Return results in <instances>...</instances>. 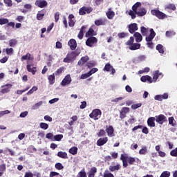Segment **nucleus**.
<instances>
[{"instance_id":"obj_1","label":"nucleus","mask_w":177,"mask_h":177,"mask_svg":"<svg viewBox=\"0 0 177 177\" xmlns=\"http://www.w3.org/2000/svg\"><path fill=\"white\" fill-rule=\"evenodd\" d=\"M120 160L122 162L123 168H127L128 167V164L129 165H133L136 162V159L133 157H129L127 154H121Z\"/></svg>"},{"instance_id":"obj_2","label":"nucleus","mask_w":177,"mask_h":177,"mask_svg":"<svg viewBox=\"0 0 177 177\" xmlns=\"http://www.w3.org/2000/svg\"><path fill=\"white\" fill-rule=\"evenodd\" d=\"M147 13V10L145 8H139L136 12H133L131 10L129 11V15L131 16V19L133 20L136 19V15L138 17H143V16H146Z\"/></svg>"},{"instance_id":"obj_3","label":"nucleus","mask_w":177,"mask_h":177,"mask_svg":"<svg viewBox=\"0 0 177 177\" xmlns=\"http://www.w3.org/2000/svg\"><path fill=\"white\" fill-rule=\"evenodd\" d=\"M78 55H80V53H77V51H72L70 53H68L66 57L63 59L64 63H71L74 62V59Z\"/></svg>"},{"instance_id":"obj_4","label":"nucleus","mask_w":177,"mask_h":177,"mask_svg":"<svg viewBox=\"0 0 177 177\" xmlns=\"http://www.w3.org/2000/svg\"><path fill=\"white\" fill-rule=\"evenodd\" d=\"M151 14L153 16H156L158 19L160 20H164V19H166L167 15H165L164 12L160 11L159 10H151Z\"/></svg>"},{"instance_id":"obj_5","label":"nucleus","mask_w":177,"mask_h":177,"mask_svg":"<svg viewBox=\"0 0 177 177\" xmlns=\"http://www.w3.org/2000/svg\"><path fill=\"white\" fill-rule=\"evenodd\" d=\"M97 44V38H96L95 37H88L86 41V45L89 48H93V46H95Z\"/></svg>"},{"instance_id":"obj_6","label":"nucleus","mask_w":177,"mask_h":177,"mask_svg":"<svg viewBox=\"0 0 177 177\" xmlns=\"http://www.w3.org/2000/svg\"><path fill=\"white\" fill-rule=\"evenodd\" d=\"M102 115V111L99 109H95L92 111L90 113V118H93L94 120H99Z\"/></svg>"},{"instance_id":"obj_7","label":"nucleus","mask_w":177,"mask_h":177,"mask_svg":"<svg viewBox=\"0 0 177 177\" xmlns=\"http://www.w3.org/2000/svg\"><path fill=\"white\" fill-rule=\"evenodd\" d=\"M93 10V8H92V7L83 6L80 8L79 10V15L80 16H85L86 13L89 15V13H91Z\"/></svg>"},{"instance_id":"obj_8","label":"nucleus","mask_w":177,"mask_h":177,"mask_svg":"<svg viewBox=\"0 0 177 177\" xmlns=\"http://www.w3.org/2000/svg\"><path fill=\"white\" fill-rule=\"evenodd\" d=\"M155 120L158 124H160V125H162L164 122H167V121H168V120H167V117L163 114L155 116Z\"/></svg>"},{"instance_id":"obj_9","label":"nucleus","mask_w":177,"mask_h":177,"mask_svg":"<svg viewBox=\"0 0 177 177\" xmlns=\"http://www.w3.org/2000/svg\"><path fill=\"white\" fill-rule=\"evenodd\" d=\"M12 84H6V85L1 86V89L0 90L1 93H9L10 92V89H12Z\"/></svg>"},{"instance_id":"obj_10","label":"nucleus","mask_w":177,"mask_h":177,"mask_svg":"<svg viewBox=\"0 0 177 177\" xmlns=\"http://www.w3.org/2000/svg\"><path fill=\"white\" fill-rule=\"evenodd\" d=\"M128 30L130 34H135L136 31H138L139 30V28L138 27V24L136 23H133L130 24L128 26Z\"/></svg>"},{"instance_id":"obj_11","label":"nucleus","mask_w":177,"mask_h":177,"mask_svg":"<svg viewBox=\"0 0 177 177\" xmlns=\"http://www.w3.org/2000/svg\"><path fill=\"white\" fill-rule=\"evenodd\" d=\"M142 129V133H145V135H148L149 129L147 127H143L142 125H138V126L134 127L132 129V132H135V131H138V129Z\"/></svg>"},{"instance_id":"obj_12","label":"nucleus","mask_w":177,"mask_h":177,"mask_svg":"<svg viewBox=\"0 0 177 177\" xmlns=\"http://www.w3.org/2000/svg\"><path fill=\"white\" fill-rule=\"evenodd\" d=\"M71 76L70 75H66L65 77L62 80L61 82L62 86H66V85H70L71 84Z\"/></svg>"},{"instance_id":"obj_13","label":"nucleus","mask_w":177,"mask_h":177,"mask_svg":"<svg viewBox=\"0 0 177 177\" xmlns=\"http://www.w3.org/2000/svg\"><path fill=\"white\" fill-rule=\"evenodd\" d=\"M111 71V74L112 75H114V74H115V69L113 67V66H111V64H110V63H107L104 68H103V71Z\"/></svg>"},{"instance_id":"obj_14","label":"nucleus","mask_w":177,"mask_h":177,"mask_svg":"<svg viewBox=\"0 0 177 177\" xmlns=\"http://www.w3.org/2000/svg\"><path fill=\"white\" fill-rule=\"evenodd\" d=\"M68 45L71 50H75V49H77V41L74 39H71L68 42Z\"/></svg>"},{"instance_id":"obj_15","label":"nucleus","mask_w":177,"mask_h":177,"mask_svg":"<svg viewBox=\"0 0 177 177\" xmlns=\"http://www.w3.org/2000/svg\"><path fill=\"white\" fill-rule=\"evenodd\" d=\"M35 5L38 8H46V6H48V2L45 0H36Z\"/></svg>"},{"instance_id":"obj_16","label":"nucleus","mask_w":177,"mask_h":177,"mask_svg":"<svg viewBox=\"0 0 177 177\" xmlns=\"http://www.w3.org/2000/svg\"><path fill=\"white\" fill-rule=\"evenodd\" d=\"M154 37H156V32L153 28L150 29V34L149 36L146 37L145 40L147 42H151L153 39H154Z\"/></svg>"},{"instance_id":"obj_17","label":"nucleus","mask_w":177,"mask_h":177,"mask_svg":"<svg viewBox=\"0 0 177 177\" xmlns=\"http://www.w3.org/2000/svg\"><path fill=\"white\" fill-rule=\"evenodd\" d=\"M106 132L110 138L114 136V127L113 126H106Z\"/></svg>"},{"instance_id":"obj_18","label":"nucleus","mask_w":177,"mask_h":177,"mask_svg":"<svg viewBox=\"0 0 177 177\" xmlns=\"http://www.w3.org/2000/svg\"><path fill=\"white\" fill-rule=\"evenodd\" d=\"M168 98V93H165L163 95H156L154 97L155 100H158V102H162V100H164L165 99Z\"/></svg>"},{"instance_id":"obj_19","label":"nucleus","mask_w":177,"mask_h":177,"mask_svg":"<svg viewBox=\"0 0 177 177\" xmlns=\"http://www.w3.org/2000/svg\"><path fill=\"white\" fill-rule=\"evenodd\" d=\"M107 142H109V138H107V137L100 138L97 141V146H103V145H106V143H107Z\"/></svg>"},{"instance_id":"obj_20","label":"nucleus","mask_w":177,"mask_h":177,"mask_svg":"<svg viewBox=\"0 0 177 177\" xmlns=\"http://www.w3.org/2000/svg\"><path fill=\"white\" fill-rule=\"evenodd\" d=\"M97 33L95 32V30H93L92 28H90L86 32L85 37L86 38L91 37H95V35H97Z\"/></svg>"},{"instance_id":"obj_21","label":"nucleus","mask_w":177,"mask_h":177,"mask_svg":"<svg viewBox=\"0 0 177 177\" xmlns=\"http://www.w3.org/2000/svg\"><path fill=\"white\" fill-rule=\"evenodd\" d=\"M154 121H156V118H149L147 120L148 127H150L151 128H154V127H156V122Z\"/></svg>"},{"instance_id":"obj_22","label":"nucleus","mask_w":177,"mask_h":177,"mask_svg":"<svg viewBox=\"0 0 177 177\" xmlns=\"http://www.w3.org/2000/svg\"><path fill=\"white\" fill-rule=\"evenodd\" d=\"M26 68L28 73H32V75H35L37 73V67H33L32 65L28 64Z\"/></svg>"},{"instance_id":"obj_23","label":"nucleus","mask_w":177,"mask_h":177,"mask_svg":"<svg viewBox=\"0 0 177 177\" xmlns=\"http://www.w3.org/2000/svg\"><path fill=\"white\" fill-rule=\"evenodd\" d=\"M89 60V57L88 55H86L84 57H82L80 60L78 61L77 64L78 66H84L86 62Z\"/></svg>"},{"instance_id":"obj_24","label":"nucleus","mask_w":177,"mask_h":177,"mask_svg":"<svg viewBox=\"0 0 177 177\" xmlns=\"http://www.w3.org/2000/svg\"><path fill=\"white\" fill-rule=\"evenodd\" d=\"M106 23H107V19H100L95 21V26H106Z\"/></svg>"},{"instance_id":"obj_25","label":"nucleus","mask_w":177,"mask_h":177,"mask_svg":"<svg viewBox=\"0 0 177 177\" xmlns=\"http://www.w3.org/2000/svg\"><path fill=\"white\" fill-rule=\"evenodd\" d=\"M106 17L109 20H113L114 16H115V12L111 10V8H109L108 12L106 13Z\"/></svg>"},{"instance_id":"obj_26","label":"nucleus","mask_w":177,"mask_h":177,"mask_svg":"<svg viewBox=\"0 0 177 177\" xmlns=\"http://www.w3.org/2000/svg\"><path fill=\"white\" fill-rule=\"evenodd\" d=\"M133 37L136 39V42H142V41L143 39V37L139 32H136L133 34Z\"/></svg>"},{"instance_id":"obj_27","label":"nucleus","mask_w":177,"mask_h":177,"mask_svg":"<svg viewBox=\"0 0 177 177\" xmlns=\"http://www.w3.org/2000/svg\"><path fill=\"white\" fill-rule=\"evenodd\" d=\"M97 172V169L95 167L91 168L90 171L88 173V177H95V175Z\"/></svg>"},{"instance_id":"obj_28","label":"nucleus","mask_w":177,"mask_h":177,"mask_svg":"<svg viewBox=\"0 0 177 177\" xmlns=\"http://www.w3.org/2000/svg\"><path fill=\"white\" fill-rule=\"evenodd\" d=\"M86 30V26H83L81 27L80 30L77 35L79 39H82L84 38V32Z\"/></svg>"},{"instance_id":"obj_29","label":"nucleus","mask_w":177,"mask_h":177,"mask_svg":"<svg viewBox=\"0 0 177 177\" xmlns=\"http://www.w3.org/2000/svg\"><path fill=\"white\" fill-rule=\"evenodd\" d=\"M140 44L139 43H133L129 47V49L130 50H138V49H140Z\"/></svg>"},{"instance_id":"obj_30","label":"nucleus","mask_w":177,"mask_h":177,"mask_svg":"<svg viewBox=\"0 0 177 177\" xmlns=\"http://www.w3.org/2000/svg\"><path fill=\"white\" fill-rule=\"evenodd\" d=\"M109 169L111 172H115V171H120V169H121V165L120 164H117L115 166H109Z\"/></svg>"},{"instance_id":"obj_31","label":"nucleus","mask_w":177,"mask_h":177,"mask_svg":"<svg viewBox=\"0 0 177 177\" xmlns=\"http://www.w3.org/2000/svg\"><path fill=\"white\" fill-rule=\"evenodd\" d=\"M68 19H69V21H68L69 27H74V26L75 25V22L74 21V20H73V19H74V15L70 14L68 16Z\"/></svg>"},{"instance_id":"obj_32","label":"nucleus","mask_w":177,"mask_h":177,"mask_svg":"<svg viewBox=\"0 0 177 177\" xmlns=\"http://www.w3.org/2000/svg\"><path fill=\"white\" fill-rule=\"evenodd\" d=\"M48 80L50 85H53V84H55V80H56L55 73H53V75H50L48 77Z\"/></svg>"},{"instance_id":"obj_33","label":"nucleus","mask_w":177,"mask_h":177,"mask_svg":"<svg viewBox=\"0 0 177 177\" xmlns=\"http://www.w3.org/2000/svg\"><path fill=\"white\" fill-rule=\"evenodd\" d=\"M140 31H141L142 35H143L145 37V36L147 35V34H149V28H146L145 26H141Z\"/></svg>"},{"instance_id":"obj_34","label":"nucleus","mask_w":177,"mask_h":177,"mask_svg":"<svg viewBox=\"0 0 177 177\" xmlns=\"http://www.w3.org/2000/svg\"><path fill=\"white\" fill-rule=\"evenodd\" d=\"M140 6H142V3H140V2L136 3L132 6V12H133V13H136V11L138 10V8H140Z\"/></svg>"},{"instance_id":"obj_35","label":"nucleus","mask_w":177,"mask_h":177,"mask_svg":"<svg viewBox=\"0 0 177 177\" xmlns=\"http://www.w3.org/2000/svg\"><path fill=\"white\" fill-rule=\"evenodd\" d=\"M57 156L59 157V158H64V160L68 158V156H67L66 152L59 151L57 153Z\"/></svg>"},{"instance_id":"obj_36","label":"nucleus","mask_w":177,"mask_h":177,"mask_svg":"<svg viewBox=\"0 0 177 177\" xmlns=\"http://www.w3.org/2000/svg\"><path fill=\"white\" fill-rule=\"evenodd\" d=\"M161 75L159 71H156L153 75V82H157V80H158V77Z\"/></svg>"},{"instance_id":"obj_37","label":"nucleus","mask_w":177,"mask_h":177,"mask_svg":"<svg viewBox=\"0 0 177 177\" xmlns=\"http://www.w3.org/2000/svg\"><path fill=\"white\" fill-rule=\"evenodd\" d=\"M69 153L73 154V156H75L78 153V148L77 147H73L69 149Z\"/></svg>"},{"instance_id":"obj_38","label":"nucleus","mask_w":177,"mask_h":177,"mask_svg":"<svg viewBox=\"0 0 177 177\" xmlns=\"http://www.w3.org/2000/svg\"><path fill=\"white\" fill-rule=\"evenodd\" d=\"M133 42H135V38L133 37H131L125 43V45L129 48V46H131Z\"/></svg>"},{"instance_id":"obj_39","label":"nucleus","mask_w":177,"mask_h":177,"mask_svg":"<svg viewBox=\"0 0 177 177\" xmlns=\"http://www.w3.org/2000/svg\"><path fill=\"white\" fill-rule=\"evenodd\" d=\"M31 58V54L30 53H27L26 55H23L21 58V62H24V60H30Z\"/></svg>"},{"instance_id":"obj_40","label":"nucleus","mask_w":177,"mask_h":177,"mask_svg":"<svg viewBox=\"0 0 177 177\" xmlns=\"http://www.w3.org/2000/svg\"><path fill=\"white\" fill-rule=\"evenodd\" d=\"M156 50H158L159 53L164 54V46L162 44H158L156 46Z\"/></svg>"},{"instance_id":"obj_41","label":"nucleus","mask_w":177,"mask_h":177,"mask_svg":"<svg viewBox=\"0 0 177 177\" xmlns=\"http://www.w3.org/2000/svg\"><path fill=\"white\" fill-rule=\"evenodd\" d=\"M3 2L8 8H12V6H13V2L12 0H3Z\"/></svg>"},{"instance_id":"obj_42","label":"nucleus","mask_w":177,"mask_h":177,"mask_svg":"<svg viewBox=\"0 0 177 177\" xmlns=\"http://www.w3.org/2000/svg\"><path fill=\"white\" fill-rule=\"evenodd\" d=\"M128 35H129V34L124 32H119L118 34V37L120 39L125 38V37H128Z\"/></svg>"},{"instance_id":"obj_43","label":"nucleus","mask_w":177,"mask_h":177,"mask_svg":"<svg viewBox=\"0 0 177 177\" xmlns=\"http://www.w3.org/2000/svg\"><path fill=\"white\" fill-rule=\"evenodd\" d=\"M44 16H45L44 13H41V11H39L38 13L37 14L36 19L37 20H42L44 19Z\"/></svg>"},{"instance_id":"obj_44","label":"nucleus","mask_w":177,"mask_h":177,"mask_svg":"<svg viewBox=\"0 0 177 177\" xmlns=\"http://www.w3.org/2000/svg\"><path fill=\"white\" fill-rule=\"evenodd\" d=\"M77 177H86L85 169H82L77 174Z\"/></svg>"},{"instance_id":"obj_45","label":"nucleus","mask_w":177,"mask_h":177,"mask_svg":"<svg viewBox=\"0 0 177 177\" xmlns=\"http://www.w3.org/2000/svg\"><path fill=\"white\" fill-rule=\"evenodd\" d=\"M147 153V147H142L141 149L139 151V154L145 155Z\"/></svg>"},{"instance_id":"obj_46","label":"nucleus","mask_w":177,"mask_h":177,"mask_svg":"<svg viewBox=\"0 0 177 177\" xmlns=\"http://www.w3.org/2000/svg\"><path fill=\"white\" fill-rule=\"evenodd\" d=\"M36 91H38V87L34 86L30 90H29L26 95H32V93H34V92H35Z\"/></svg>"},{"instance_id":"obj_47","label":"nucleus","mask_w":177,"mask_h":177,"mask_svg":"<svg viewBox=\"0 0 177 177\" xmlns=\"http://www.w3.org/2000/svg\"><path fill=\"white\" fill-rule=\"evenodd\" d=\"M39 127L41 129H44V130H46L48 129V128H49V125L45 122H41L39 124Z\"/></svg>"},{"instance_id":"obj_48","label":"nucleus","mask_w":177,"mask_h":177,"mask_svg":"<svg viewBox=\"0 0 177 177\" xmlns=\"http://www.w3.org/2000/svg\"><path fill=\"white\" fill-rule=\"evenodd\" d=\"M63 138V135L62 134H58V135H55L54 137H53V140H56L57 142H60L61 140Z\"/></svg>"},{"instance_id":"obj_49","label":"nucleus","mask_w":177,"mask_h":177,"mask_svg":"<svg viewBox=\"0 0 177 177\" xmlns=\"http://www.w3.org/2000/svg\"><path fill=\"white\" fill-rule=\"evenodd\" d=\"M55 168L56 169H58V171H62V169H64V166L60 162H57L55 164Z\"/></svg>"},{"instance_id":"obj_50","label":"nucleus","mask_w":177,"mask_h":177,"mask_svg":"<svg viewBox=\"0 0 177 177\" xmlns=\"http://www.w3.org/2000/svg\"><path fill=\"white\" fill-rule=\"evenodd\" d=\"M9 23V19L6 18L0 19V26H3V24H8Z\"/></svg>"},{"instance_id":"obj_51","label":"nucleus","mask_w":177,"mask_h":177,"mask_svg":"<svg viewBox=\"0 0 177 177\" xmlns=\"http://www.w3.org/2000/svg\"><path fill=\"white\" fill-rule=\"evenodd\" d=\"M171 176V172L168 171H163L160 177H169Z\"/></svg>"},{"instance_id":"obj_52","label":"nucleus","mask_w":177,"mask_h":177,"mask_svg":"<svg viewBox=\"0 0 177 177\" xmlns=\"http://www.w3.org/2000/svg\"><path fill=\"white\" fill-rule=\"evenodd\" d=\"M166 9H169L170 10H176V6H175V4H169L167 6Z\"/></svg>"},{"instance_id":"obj_53","label":"nucleus","mask_w":177,"mask_h":177,"mask_svg":"<svg viewBox=\"0 0 177 177\" xmlns=\"http://www.w3.org/2000/svg\"><path fill=\"white\" fill-rule=\"evenodd\" d=\"M89 77H91V74L88 72L87 73L82 74L80 78L81 80H86V78H89Z\"/></svg>"},{"instance_id":"obj_54","label":"nucleus","mask_w":177,"mask_h":177,"mask_svg":"<svg viewBox=\"0 0 177 177\" xmlns=\"http://www.w3.org/2000/svg\"><path fill=\"white\" fill-rule=\"evenodd\" d=\"M171 157H177V147L170 151Z\"/></svg>"},{"instance_id":"obj_55","label":"nucleus","mask_w":177,"mask_h":177,"mask_svg":"<svg viewBox=\"0 0 177 177\" xmlns=\"http://www.w3.org/2000/svg\"><path fill=\"white\" fill-rule=\"evenodd\" d=\"M139 107H142V103L134 104L131 105V109L133 110H136V109H139Z\"/></svg>"},{"instance_id":"obj_56","label":"nucleus","mask_w":177,"mask_h":177,"mask_svg":"<svg viewBox=\"0 0 177 177\" xmlns=\"http://www.w3.org/2000/svg\"><path fill=\"white\" fill-rule=\"evenodd\" d=\"M6 171V164H1L0 165V172H5Z\"/></svg>"},{"instance_id":"obj_57","label":"nucleus","mask_w":177,"mask_h":177,"mask_svg":"<svg viewBox=\"0 0 177 177\" xmlns=\"http://www.w3.org/2000/svg\"><path fill=\"white\" fill-rule=\"evenodd\" d=\"M64 70V68L60 67L55 71V75H60L62 73H63V71Z\"/></svg>"},{"instance_id":"obj_58","label":"nucleus","mask_w":177,"mask_h":177,"mask_svg":"<svg viewBox=\"0 0 177 177\" xmlns=\"http://www.w3.org/2000/svg\"><path fill=\"white\" fill-rule=\"evenodd\" d=\"M168 120L169 125H171V127H175V124H174V121H175V119L174 118V117H169Z\"/></svg>"},{"instance_id":"obj_59","label":"nucleus","mask_w":177,"mask_h":177,"mask_svg":"<svg viewBox=\"0 0 177 177\" xmlns=\"http://www.w3.org/2000/svg\"><path fill=\"white\" fill-rule=\"evenodd\" d=\"M16 44H17V42L15 39H10L8 45L9 46L13 47L16 46Z\"/></svg>"},{"instance_id":"obj_60","label":"nucleus","mask_w":177,"mask_h":177,"mask_svg":"<svg viewBox=\"0 0 177 177\" xmlns=\"http://www.w3.org/2000/svg\"><path fill=\"white\" fill-rule=\"evenodd\" d=\"M10 111H9V110L0 111V118L1 117H3V115H5V114H10Z\"/></svg>"},{"instance_id":"obj_61","label":"nucleus","mask_w":177,"mask_h":177,"mask_svg":"<svg viewBox=\"0 0 177 177\" xmlns=\"http://www.w3.org/2000/svg\"><path fill=\"white\" fill-rule=\"evenodd\" d=\"M6 53L8 54V55H12V53H13V48H7L6 49Z\"/></svg>"},{"instance_id":"obj_62","label":"nucleus","mask_w":177,"mask_h":177,"mask_svg":"<svg viewBox=\"0 0 177 177\" xmlns=\"http://www.w3.org/2000/svg\"><path fill=\"white\" fill-rule=\"evenodd\" d=\"M122 113H124V114H127V113H129V107H123L122 108Z\"/></svg>"},{"instance_id":"obj_63","label":"nucleus","mask_w":177,"mask_h":177,"mask_svg":"<svg viewBox=\"0 0 177 177\" xmlns=\"http://www.w3.org/2000/svg\"><path fill=\"white\" fill-rule=\"evenodd\" d=\"M86 107V102L85 101H83L81 102V105L80 106V109H84Z\"/></svg>"},{"instance_id":"obj_64","label":"nucleus","mask_w":177,"mask_h":177,"mask_svg":"<svg viewBox=\"0 0 177 177\" xmlns=\"http://www.w3.org/2000/svg\"><path fill=\"white\" fill-rule=\"evenodd\" d=\"M103 177H114V175L111 173H104Z\"/></svg>"}]
</instances>
